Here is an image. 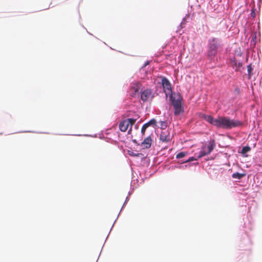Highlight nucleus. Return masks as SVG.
<instances>
[{"instance_id":"nucleus-1","label":"nucleus","mask_w":262,"mask_h":262,"mask_svg":"<svg viewBox=\"0 0 262 262\" xmlns=\"http://www.w3.org/2000/svg\"><path fill=\"white\" fill-rule=\"evenodd\" d=\"M243 123L237 120L231 119L228 117H219L214 118L212 125L223 129H230L234 127L240 126Z\"/></svg>"},{"instance_id":"nucleus-2","label":"nucleus","mask_w":262,"mask_h":262,"mask_svg":"<svg viewBox=\"0 0 262 262\" xmlns=\"http://www.w3.org/2000/svg\"><path fill=\"white\" fill-rule=\"evenodd\" d=\"M170 99L174 110V115L177 116L182 114L184 112V108L182 105L183 99L181 95L179 93H173L170 97Z\"/></svg>"},{"instance_id":"nucleus-3","label":"nucleus","mask_w":262,"mask_h":262,"mask_svg":"<svg viewBox=\"0 0 262 262\" xmlns=\"http://www.w3.org/2000/svg\"><path fill=\"white\" fill-rule=\"evenodd\" d=\"M215 146V144L214 140H211L203 144L198 157L200 158L208 155L212 151Z\"/></svg>"},{"instance_id":"nucleus-4","label":"nucleus","mask_w":262,"mask_h":262,"mask_svg":"<svg viewBox=\"0 0 262 262\" xmlns=\"http://www.w3.org/2000/svg\"><path fill=\"white\" fill-rule=\"evenodd\" d=\"M220 46L219 40L213 38L209 41V49L208 51V56L212 59L217 53V50Z\"/></svg>"},{"instance_id":"nucleus-5","label":"nucleus","mask_w":262,"mask_h":262,"mask_svg":"<svg viewBox=\"0 0 262 262\" xmlns=\"http://www.w3.org/2000/svg\"><path fill=\"white\" fill-rule=\"evenodd\" d=\"M162 84L163 87L164 91L167 96L168 95L171 96V95L173 94V93H172L171 84L166 77L162 78Z\"/></svg>"},{"instance_id":"nucleus-6","label":"nucleus","mask_w":262,"mask_h":262,"mask_svg":"<svg viewBox=\"0 0 262 262\" xmlns=\"http://www.w3.org/2000/svg\"><path fill=\"white\" fill-rule=\"evenodd\" d=\"M152 98L153 95L151 90L150 89H146L141 94V99L144 102L151 100Z\"/></svg>"},{"instance_id":"nucleus-7","label":"nucleus","mask_w":262,"mask_h":262,"mask_svg":"<svg viewBox=\"0 0 262 262\" xmlns=\"http://www.w3.org/2000/svg\"><path fill=\"white\" fill-rule=\"evenodd\" d=\"M160 140L162 142L167 143L171 140V137L167 130H163L160 135Z\"/></svg>"},{"instance_id":"nucleus-8","label":"nucleus","mask_w":262,"mask_h":262,"mask_svg":"<svg viewBox=\"0 0 262 262\" xmlns=\"http://www.w3.org/2000/svg\"><path fill=\"white\" fill-rule=\"evenodd\" d=\"M152 139L150 136L146 137L141 144L144 149H148L151 147Z\"/></svg>"},{"instance_id":"nucleus-9","label":"nucleus","mask_w":262,"mask_h":262,"mask_svg":"<svg viewBox=\"0 0 262 262\" xmlns=\"http://www.w3.org/2000/svg\"><path fill=\"white\" fill-rule=\"evenodd\" d=\"M231 64L235 71H239L243 66L242 62L238 61L235 58L231 60Z\"/></svg>"},{"instance_id":"nucleus-10","label":"nucleus","mask_w":262,"mask_h":262,"mask_svg":"<svg viewBox=\"0 0 262 262\" xmlns=\"http://www.w3.org/2000/svg\"><path fill=\"white\" fill-rule=\"evenodd\" d=\"M129 127L128 123L125 120L122 121L119 125V127L121 132H125Z\"/></svg>"},{"instance_id":"nucleus-11","label":"nucleus","mask_w":262,"mask_h":262,"mask_svg":"<svg viewBox=\"0 0 262 262\" xmlns=\"http://www.w3.org/2000/svg\"><path fill=\"white\" fill-rule=\"evenodd\" d=\"M199 117L201 118L204 119L212 125L214 118L211 116L206 115L203 114H200Z\"/></svg>"},{"instance_id":"nucleus-12","label":"nucleus","mask_w":262,"mask_h":262,"mask_svg":"<svg viewBox=\"0 0 262 262\" xmlns=\"http://www.w3.org/2000/svg\"><path fill=\"white\" fill-rule=\"evenodd\" d=\"M140 84L139 83H134L133 85L132 86V90L134 91L133 94H135V93L139 91L140 89Z\"/></svg>"},{"instance_id":"nucleus-13","label":"nucleus","mask_w":262,"mask_h":262,"mask_svg":"<svg viewBox=\"0 0 262 262\" xmlns=\"http://www.w3.org/2000/svg\"><path fill=\"white\" fill-rule=\"evenodd\" d=\"M246 176L245 173H240L238 172L233 173L232 175V177L233 179H241L243 177Z\"/></svg>"},{"instance_id":"nucleus-14","label":"nucleus","mask_w":262,"mask_h":262,"mask_svg":"<svg viewBox=\"0 0 262 262\" xmlns=\"http://www.w3.org/2000/svg\"><path fill=\"white\" fill-rule=\"evenodd\" d=\"M125 121L127 122V123H128L129 126L130 125L131 126H132L136 122V119H134V118H128V119H125Z\"/></svg>"},{"instance_id":"nucleus-15","label":"nucleus","mask_w":262,"mask_h":262,"mask_svg":"<svg viewBox=\"0 0 262 262\" xmlns=\"http://www.w3.org/2000/svg\"><path fill=\"white\" fill-rule=\"evenodd\" d=\"M247 70L248 73V76L249 78L252 76L253 75L252 71L253 70V68H252L251 64H250L247 66Z\"/></svg>"},{"instance_id":"nucleus-16","label":"nucleus","mask_w":262,"mask_h":262,"mask_svg":"<svg viewBox=\"0 0 262 262\" xmlns=\"http://www.w3.org/2000/svg\"><path fill=\"white\" fill-rule=\"evenodd\" d=\"M251 150V148L248 146H244L243 147L241 153L243 154H245L247 152H249Z\"/></svg>"},{"instance_id":"nucleus-17","label":"nucleus","mask_w":262,"mask_h":262,"mask_svg":"<svg viewBox=\"0 0 262 262\" xmlns=\"http://www.w3.org/2000/svg\"><path fill=\"white\" fill-rule=\"evenodd\" d=\"M186 154L185 152H180L177 155L176 158H177V159H178L182 158L185 156Z\"/></svg>"},{"instance_id":"nucleus-18","label":"nucleus","mask_w":262,"mask_h":262,"mask_svg":"<svg viewBox=\"0 0 262 262\" xmlns=\"http://www.w3.org/2000/svg\"><path fill=\"white\" fill-rule=\"evenodd\" d=\"M146 128H147L146 126L144 124L142 126V128H141V134H142V136H144L145 135V133Z\"/></svg>"},{"instance_id":"nucleus-19","label":"nucleus","mask_w":262,"mask_h":262,"mask_svg":"<svg viewBox=\"0 0 262 262\" xmlns=\"http://www.w3.org/2000/svg\"><path fill=\"white\" fill-rule=\"evenodd\" d=\"M148 122L150 123V125H155L157 123V121H156V119H151Z\"/></svg>"},{"instance_id":"nucleus-20","label":"nucleus","mask_w":262,"mask_h":262,"mask_svg":"<svg viewBox=\"0 0 262 262\" xmlns=\"http://www.w3.org/2000/svg\"><path fill=\"white\" fill-rule=\"evenodd\" d=\"M255 12L253 10L252 11V12H251V16H253V17H255Z\"/></svg>"},{"instance_id":"nucleus-21","label":"nucleus","mask_w":262,"mask_h":262,"mask_svg":"<svg viewBox=\"0 0 262 262\" xmlns=\"http://www.w3.org/2000/svg\"><path fill=\"white\" fill-rule=\"evenodd\" d=\"M144 125L146 126V127L147 128L148 127H149V126H150V123H149V122H147L146 123L144 124Z\"/></svg>"},{"instance_id":"nucleus-22","label":"nucleus","mask_w":262,"mask_h":262,"mask_svg":"<svg viewBox=\"0 0 262 262\" xmlns=\"http://www.w3.org/2000/svg\"><path fill=\"white\" fill-rule=\"evenodd\" d=\"M139 155V154H130V155H132V156H138Z\"/></svg>"},{"instance_id":"nucleus-23","label":"nucleus","mask_w":262,"mask_h":262,"mask_svg":"<svg viewBox=\"0 0 262 262\" xmlns=\"http://www.w3.org/2000/svg\"><path fill=\"white\" fill-rule=\"evenodd\" d=\"M149 64V61H146V63H145L144 64V67H146L147 65H148Z\"/></svg>"},{"instance_id":"nucleus-24","label":"nucleus","mask_w":262,"mask_h":262,"mask_svg":"<svg viewBox=\"0 0 262 262\" xmlns=\"http://www.w3.org/2000/svg\"><path fill=\"white\" fill-rule=\"evenodd\" d=\"M132 131V128L130 127V129H129L128 132V134H130V132Z\"/></svg>"}]
</instances>
